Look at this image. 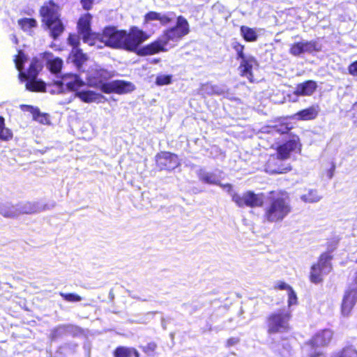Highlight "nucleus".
I'll list each match as a JSON object with an SVG mask.
<instances>
[{
    "instance_id": "1",
    "label": "nucleus",
    "mask_w": 357,
    "mask_h": 357,
    "mask_svg": "<svg viewBox=\"0 0 357 357\" xmlns=\"http://www.w3.org/2000/svg\"><path fill=\"white\" fill-rule=\"evenodd\" d=\"M189 33L190 25L188 20L180 15L176 18L175 26L164 30L156 41L144 47L141 52L142 54L148 55L167 51L175 47Z\"/></svg>"
},
{
    "instance_id": "2",
    "label": "nucleus",
    "mask_w": 357,
    "mask_h": 357,
    "mask_svg": "<svg viewBox=\"0 0 357 357\" xmlns=\"http://www.w3.org/2000/svg\"><path fill=\"white\" fill-rule=\"evenodd\" d=\"M26 61L25 54L19 51L15 56L14 61L16 68L20 71L19 78L22 82L27 80L26 89L31 91H43L45 90V83L37 80L36 76L38 72L42 69V63L38 59H33L31 61L27 74L22 72L23 63Z\"/></svg>"
},
{
    "instance_id": "3",
    "label": "nucleus",
    "mask_w": 357,
    "mask_h": 357,
    "mask_svg": "<svg viewBox=\"0 0 357 357\" xmlns=\"http://www.w3.org/2000/svg\"><path fill=\"white\" fill-rule=\"evenodd\" d=\"M268 204L265 208L264 218L269 222H278L290 213L289 196L285 192H271Z\"/></svg>"
},
{
    "instance_id": "4",
    "label": "nucleus",
    "mask_w": 357,
    "mask_h": 357,
    "mask_svg": "<svg viewBox=\"0 0 357 357\" xmlns=\"http://www.w3.org/2000/svg\"><path fill=\"white\" fill-rule=\"evenodd\" d=\"M40 14L51 36L54 39L58 38L64 31V25L60 19L59 6L50 1L41 7Z\"/></svg>"
},
{
    "instance_id": "5",
    "label": "nucleus",
    "mask_w": 357,
    "mask_h": 357,
    "mask_svg": "<svg viewBox=\"0 0 357 357\" xmlns=\"http://www.w3.org/2000/svg\"><path fill=\"white\" fill-rule=\"evenodd\" d=\"M290 318L291 312L289 310H280L271 314L267 321L268 333H276L287 331L289 328Z\"/></svg>"
},
{
    "instance_id": "6",
    "label": "nucleus",
    "mask_w": 357,
    "mask_h": 357,
    "mask_svg": "<svg viewBox=\"0 0 357 357\" xmlns=\"http://www.w3.org/2000/svg\"><path fill=\"white\" fill-rule=\"evenodd\" d=\"M231 199L238 207H261L264 202V195L262 193L256 194L248 190L242 194L233 193Z\"/></svg>"
},
{
    "instance_id": "7",
    "label": "nucleus",
    "mask_w": 357,
    "mask_h": 357,
    "mask_svg": "<svg viewBox=\"0 0 357 357\" xmlns=\"http://www.w3.org/2000/svg\"><path fill=\"white\" fill-rule=\"evenodd\" d=\"M84 84V82L74 74H66L61 77V80L54 83L52 89L48 90L50 93H61L64 91V86L70 91H77Z\"/></svg>"
},
{
    "instance_id": "8",
    "label": "nucleus",
    "mask_w": 357,
    "mask_h": 357,
    "mask_svg": "<svg viewBox=\"0 0 357 357\" xmlns=\"http://www.w3.org/2000/svg\"><path fill=\"white\" fill-rule=\"evenodd\" d=\"M125 36L123 49L131 52L136 51L137 47L149 38L146 33L136 26L130 28L128 33L125 31Z\"/></svg>"
},
{
    "instance_id": "9",
    "label": "nucleus",
    "mask_w": 357,
    "mask_h": 357,
    "mask_svg": "<svg viewBox=\"0 0 357 357\" xmlns=\"http://www.w3.org/2000/svg\"><path fill=\"white\" fill-rule=\"evenodd\" d=\"M125 31L118 30L115 27H107L101 35V42L114 48L123 49Z\"/></svg>"
},
{
    "instance_id": "10",
    "label": "nucleus",
    "mask_w": 357,
    "mask_h": 357,
    "mask_svg": "<svg viewBox=\"0 0 357 357\" xmlns=\"http://www.w3.org/2000/svg\"><path fill=\"white\" fill-rule=\"evenodd\" d=\"M331 259V256L324 253L321 255L318 263L312 266L310 280L312 282L318 283L321 282L323 276L331 272L332 269Z\"/></svg>"
},
{
    "instance_id": "11",
    "label": "nucleus",
    "mask_w": 357,
    "mask_h": 357,
    "mask_svg": "<svg viewBox=\"0 0 357 357\" xmlns=\"http://www.w3.org/2000/svg\"><path fill=\"white\" fill-rule=\"evenodd\" d=\"M357 301V271L355 273L354 282L346 291L342 303V314L347 317Z\"/></svg>"
},
{
    "instance_id": "12",
    "label": "nucleus",
    "mask_w": 357,
    "mask_h": 357,
    "mask_svg": "<svg viewBox=\"0 0 357 357\" xmlns=\"http://www.w3.org/2000/svg\"><path fill=\"white\" fill-rule=\"evenodd\" d=\"M333 333L330 330L322 331L315 335L311 341L303 347L304 351H321V347L327 345L331 340Z\"/></svg>"
},
{
    "instance_id": "13",
    "label": "nucleus",
    "mask_w": 357,
    "mask_h": 357,
    "mask_svg": "<svg viewBox=\"0 0 357 357\" xmlns=\"http://www.w3.org/2000/svg\"><path fill=\"white\" fill-rule=\"evenodd\" d=\"M100 89L105 93H116L121 94L132 91L135 89V86L130 82L115 80L102 84Z\"/></svg>"
},
{
    "instance_id": "14",
    "label": "nucleus",
    "mask_w": 357,
    "mask_h": 357,
    "mask_svg": "<svg viewBox=\"0 0 357 357\" xmlns=\"http://www.w3.org/2000/svg\"><path fill=\"white\" fill-rule=\"evenodd\" d=\"M156 163L160 169L172 170L180 165V161L175 154L161 152L156 155Z\"/></svg>"
},
{
    "instance_id": "15",
    "label": "nucleus",
    "mask_w": 357,
    "mask_h": 357,
    "mask_svg": "<svg viewBox=\"0 0 357 357\" xmlns=\"http://www.w3.org/2000/svg\"><path fill=\"white\" fill-rule=\"evenodd\" d=\"M284 160L278 155H271L266 165V171L270 174H283L290 170V167L282 162Z\"/></svg>"
},
{
    "instance_id": "16",
    "label": "nucleus",
    "mask_w": 357,
    "mask_h": 357,
    "mask_svg": "<svg viewBox=\"0 0 357 357\" xmlns=\"http://www.w3.org/2000/svg\"><path fill=\"white\" fill-rule=\"evenodd\" d=\"M301 144L298 137H293L291 139L278 148L277 155L281 159H287L292 151H300Z\"/></svg>"
},
{
    "instance_id": "17",
    "label": "nucleus",
    "mask_w": 357,
    "mask_h": 357,
    "mask_svg": "<svg viewBox=\"0 0 357 357\" xmlns=\"http://www.w3.org/2000/svg\"><path fill=\"white\" fill-rule=\"evenodd\" d=\"M257 67V62L255 59L248 55L241 61L239 69L242 76L248 78L250 82L253 81L252 70Z\"/></svg>"
},
{
    "instance_id": "18",
    "label": "nucleus",
    "mask_w": 357,
    "mask_h": 357,
    "mask_svg": "<svg viewBox=\"0 0 357 357\" xmlns=\"http://www.w3.org/2000/svg\"><path fill=\"white\" fill-rule=\"evenodd\" d=\"M316 50V44L313 41L303 40L294 43L291 47L289 52L294 56H299L303 53H310Z\"/></svg>"
},
{
    "instance_id": "19",
    "label": "nucleus",
    "mask_w": 357,
    "mask_h": 357,
    "mask_svg": "<svg viewBox=\"0 0 357 357\" xmlns=\"http://www.w3.org/2000/svg\"><path fill=\"white\" fill-rule=\"evenodd\" d=\"M320 112L318 105H313L294 114V119L302 121H310L316 119Z\"/></svg>"
},
{
    "instance_id": "20",
    "label": "nucleus",
    "mask_w": 357,
    "mask_h": 357,
    "mask_svg": "<svg viewBox=\"0 0 357 357\" xmlns=\"http://www.w3.org/2000/svg\"><path fill=\"white\" fill-rule=\"evenodd\" d=\"M317 85L314 81L308 80L298 84L294 93L296 96H311L317 89Z\"/></svg>"
},
{
    "instance_id": "21",
    "label": "nucleus",
    "mask_w": 357,
    "mask_h": 357,
    "mask_svg": "<svg viewBox=\"0 0 357 357\" xmlns=\"http://www.w3.org/2000/svg\"><path fill=\"white\" fill-rule=\"evenodd\" d=\"M70 58L74 63L76 65L77 68L83 72L86 70L85 63L87 62L92 63V61H89L88 58L86 54H84L79 49L73 48L71 52Z\"/></svg>"
},
{
    "instance_id": "22",
    "label": "nucleus",
    "mask_w": 357,
    "mask_h": 357,
    "mask_svg": "<svg viewBox=\"0 0 357 357\" xmlns=\"http://www.w3.org/2000/svg\"><path fill=\"white\" fill-rule=\"evenodd\" d=\"M322 195L317 190L306 189L300 196V199L305 203H317L322 199Z\"/></svg>"
},
{
    "instance_id": "23",
    "label": "nucleus",
    "mask_w": 357,
    "mask_h": 357,
    "mask_svg": "<svg viewBox=\"0 0 357 357\" xmlns=\"http://www.w3.org/2000/svg\"><path fill=\"white\" fill-rule=\"evenodd\" d=\"M92 16L89 13H86L80 17L77 22V27L79 34H88L90 33L91 30V21Z\"/></svg>"
},
{
    "instance_id": "24",
    "label": "nucleus",
    "mask_w": 357,
    "mask_h": 357,
    "mask_svg": "<svg viewBox=\"0 0 357 357\" xmlns=\"http://www.w3.org/2000/svg\"><path fill=\"white\" fill-rule=\"evenodd\" d=\"M75 96L87 103L99 102L102 97L99 93L89 90L77 91Z\"/></svg>"
},
{
    "instance_id": "25",
    "label": "nucleus",
    "mask_w": 357,
    "mask_h": 357,
    "mask_svg": "<svg viewBox=\"0 0 357 357\" xmlns=\"http://www.w3.org/2000/svg\"><path fill=\"white\" fill-rule=\"evenodd\" d=\"M17 23L20 27L29 35H31L33 33L34 29L38 26V23L36 20L28 17L20 19Z\"/></svg>"
},
{
    "instance_id": "26",
    "label": "nucleus",
    "mask_w": 357,
    "mask_h": 357,
    "mask_svg": "<svg viewBox=\"0 0 357 357\" xmlns=\"http://www.w3.org/2000/svg\"><path fill=\"white\" fill-rule=\"evenodd\" d=\"M48 56H50L47 59L49 69L52 73H59L63 66V61L58 57H52L50 54Z\"/></svg>"
},
{
    "instance_id": "27",
    "label": "nucleus",
    "mask_w": 357,
    "mask_h": 357,
    "mask_svg": "<svg viewBox=\"0 0 357 357\" xmlns=\"http://www.w3.org/2000/svg\"><path fill=\"white\" fill-rule=\"evenodd\" d=\"M94 68L91 65L90 70H87V77L88 82L91 85H95L96 84V81L102 75L101 70L98 69L96 65H93Z\"/></svg>"
},
{
    "instance_id": "28",
    "label": "nucleus",
    "mask_w": 357,
    "mask_h": 357,
    "mask_svg": "<svg viewBox=\"0 0 357 357\" xmlns=\"http://www.w3.org/2000/svg\"><path fill=\"white\" fill-rule=\"evenodd\" d=\"M132 355H135V357H139V353L134 348L120 347L114 351L115 357H131Z\"/></svg>"
},
{
    "instance_id": "29",
    "label": "nucleus",
    "mask_w": 357,
    "mask_h": 357,
    "mask_svg": "<svg viewBox=\"0 0 357 357\" xmlns=\"http://www.w3.org/2000/svg\"><path fill=\"white\" fill-rule=\"evenodd\" d=\"M241 33L246 41L253 42L257 39V33L255 29L242 26L241 27Z\"/></svg>"
},
{
    "instance_id": "30",
    "label": "nucleus",
    "mask_w": 357,
    "mask_h": 357,
    "mask_svg": "<svg viewBox=\"0 0 357 357\" xmlns=\"http://www.w3.org/2000/svg\"><path fill=\"white\" fill-rule=\"evenodd\" d=\"M331 357H357V351L353 347H347L333 353Z\"/></svg>"
},
{
    "instance_id": "31",
    "label": "nucleus",
    "mask_w": 357,
    "mask_h": 357,
    "mask_svg": "<svg viewBox=\"0 0 357 357\" xmlns=\"http://www.w3.org/2000/svg\"><path fill=\"white\" fill-rule=\"evenodd\" d=\"M199 178L209 184L220 185L218 178L213 174L201 171L199 174Z\"/></svg>"
},
{
    "instance_id": "32",
    "label": "nucleus",
    "mask_w": 357,
    "mask_h": 357,
    "mask_svg": "<svg viewBox=\"0 0 357 357\" xmlns=\"http://www.w3.org/2000/svg\"><path fill=\"white\" fill-rule=\"evenodd\" d=\"M83 41L89 45H94L96 40L100 41L101 36L90 31V33L82 35Z\"/></svg>"
},
{
    "instance_id": "33",
    "label": "nucleus",
    "mask_w": 357,
    "mask_h": 357,
    "mask_svg": "<svg viewBox=\"0 0 357 357\" xmlns=\"http://www.w3.org/2000/svg\"><path fill=\"white\" fill-rule=\"evenodd\" d=\"M11 131L4 127V119L0 116V139L8 140L12 138Z\"/></svg>"
},
{
    "instance_id": "34",
    "label": "nucleus",
    "mask_w": 357,
    "mask_h": 357,
    "mask_svg": "<svg viewBox=\"0 0 357 357\" xmlns=\"http://www.w3.org/2000/svg\"><path fill=\"white\" fill-rule=\"evenodd\" d=\"M33 119L44 125L50 123V119L47 114H42L38 109L33 115Z\"/></svg>"
},
{
    "instance_id": "35",
    "label": "nucleus",
    "mask_w": 357,
    "mask_h": 357,
    "mask_svg": "<svg viewBox=\"0 0 357 357\" xmlns=\"http://www.w3.org/2000/svg\"><path fill=\"white\" fill-rule=\"evenodd\" d=\"M172 76L169 75H159L157 76L155 83L158 86L167 85L171 83Z\"/></svg>"
},
{
    "instance_id": "36",
    "label": "nucleus",
    "mask_w": 357,
    "mask_h": 357,
    "mask_svg": "<svg viewBox=\"0 0 357 357\" xmlns=\"http://www.w3.org/2000/svg\"><path fill=\"white\" fill-rule=\"evenodd\" d=\"M204 90H206L208 93L211 94L221 95L225 93V89L223 88L216 85H206L204 86Z\"/></svg>"
},
{
    "instance_id": "37",
    "label": "nucleus",
    "mask_w": 357,
    "mask_h": 357,
    "mask_svg": "<svg viewBox=\"0 0 357 357\" xmlns=\"http://www.w3.org/2000/svg\"><path fill=\"white\" fill-rule=\"evenodd\" d=\"M38 211L37 205L33 203L27 202L23 205L20 212L23 213H32Z\"/></svg>"
},
{
    "instance_id": "38",
    "label": "nucleus",
    "mask_w": 357,
    "mask_h": 357,
    "mask_svg": "<svg viewBox=\"0 0 357 357\" xmlns=\"http://www.w3.org/2000/svg\"><path fill=\"white\" fill-rule=\"evenodd\" d=\"M232 47L237 53L238 58L241 59V61L248 56L247 55H245L243 53V45H241L238 42H234L232 43Z\"/></svg>"
},
{
    "instance_id": "39",
    "label": "nucleus",
    "mask_w": 357,
    "mask_h": 357,
    "mask_svg": "<svg viewBox=\"0 0 357 357\" xmlns=\"http://www.w3.org/2000/svg\"><path fill=\"white\" fill-rule=\"evenodd\" d=\"M0 213L7 218H13L18 214L17 210L14 206H11L8 210L1 209Z\"/></svg>"
},
{
    "instance_id": "40",
    "label": "nucleus",
    "mask_w": 357,
    "mask_h": 357,
    "mask_svg": "<svg viewBox=\"0 0 357 357\" xmlns=\"http://www.w3.org/2000/svg\"><path fill=\"white\" fill-rule=\"evenodd\" d=\"M61 296L67 301L77 302L82 300V298L75 294H64L61 293Z\"/></svg>"
},
{
    "instance_id": "41",
    "label": "nucleus",
    "mask_w": 357,
    "mask_h": 357,
    "mask_svg": "<svg viewBox=\"0 0 357 357\" xmlns=\"http://www.w3.org/2000/svg\"><path fill=\"white\" fill-rule=\"evenodd\" d=\"M351 261H357V243L351 245L348 250Z\"/></svg>"
},
{
    "instance_id": "42",
    "label": "nucleus",
    "mask_w": 357,
    "mask_h": 357,
    "mask_svg": "<svg viewBox=\"0 0 357 357\" xmlns=\"http://www.w3.org/2000/svg\"><path fill=\"white\" fill-rule=\"evenodd\" d=\"M288 295V306L291 307L292 305L297 304V296L293 289H289L287 292Z\"/></svg>"
},
{
    "instance_id": "43",
    "label": "nucleus",
    "mask_w": 357,
    "mask_h": 357,
    "mask_svg": "<svg viewBox=\"0 0 357 357\" xmlns=\"http://www.w3.org/2000/svg\"><path fill=\"white\" fill-rule=\"evenodd\" d=\"M173 19L172 14L171 13H167V14H162L160 13L158 21L161 23L162 25H167V24L170 23Z\"/></svg>"
},
{
    "instance_id": "44",
    "label": "nucleus",
    "mask_w": 357,
    "mask_h": 357,
    "mask_svg": "<svg viewBox=\"0 0 357 357\" xmlns=\"http://www.w3.org/2000/svg\"><path fill=\"white\" fill-rule=\"evenodd\" d=\"M68 43L73 46V48H77L79 44V37L75 34H70L68 38Z\"/></svg>"
},
{
    "instance_id": "45",
    "label": "nucleus",
    "mask_w": 357,
    "mask_h": 357,
    "mask_svg": "<svg viewBox=\"0 0 357 357\" xmlns=\"http://www.w3.org/2000/svg\"><path fill=\"white\" fill-rule=\"evenodd\" d=\"M160 13L156 12H149L145 15L144 22L147 23L149 21L158 20Z\"/></svg>"
},
{
    "instance_id": "46",
    "label": "nucleus",
    "mask_w": 357,
    "mask_h": 357,
    "mask_svg": "<svg viewBox=\"0 0 357 357\" xmlns=\"http://www.w3.org/2000/svg\"><path fill=\"white\" fill-rule=\"evenodd\" d=\"M275 288L277 289L286 290L287 292H289V289H292L288 284L282 281L278 282L275 285Z\"/></svg>"
},
{
    "instance_id": "47",
    "label": "nucleus",
    "mask_w": 357,
    "mask_h": 357,
    "mask_svg": "<svg viewBox=\"0 0 357 357\" xmlns=\"http://www.w3.org/2000/svg\"><path fill=\"white\" fill-rule=\"evenodd\" d=\"M348 70L350 75L357 76V61L349 66Z\"/></svg>"
},
{
    "instance_id": "48",
    "label": "nucleus",
    "mask_w": 357,
    "mask_h": 357,
    "mask_svg": "<svg viewBox=\"0 0 357 357\" xmlns=\"http://www.w3.org/2000/svg\"><path fill=\"white\" fill-rule=\"evenodd\" d=\"M20 108L22 111L30 112L32 114V116L34 114V113L38 109L37 108L33 107V106L27 105H21Z\"/></svg>"
},
{
    "instance_id": "49",
    "label": "nucleus",
    "mask_w": 357,
    "mask_h": 357,
    "mask_svg": "<svg viewBox=\"0 0 357 357\" xmlns=\"http://www.w3.org/2000/svg\"><path fill=\"white\" fill-rule=\"evenodd\" d=\"M307 354L308 357H326L322 351H317L314 349V351H305Z\"/></svg>"
},
{
    "instance_id": "50",
    "label": "nucleus",
    "mask_w": 357,
    "mask_h": 357,
    "mask_svg": "<svg viewBox=\"0 0 357 357\" xmlns=\"http://www.w3.org/2000/svg\"><path fill=\"white\" fill-rule=\"evenodd\" d=\"M93 3V0H81V4L85 10L91 8Z\"/></svg>"
},
{
    "instance_id": "51",
    "label": "nucleus",
    "mask_w": 357,
    "mask_h": 357,
    "mask_svg": "<svg viewBox=\"0 0 357 357\" xmlns=\"http://www.w3.org/2000/svg\"><path fill=\"white\" fill-rule=\"evenodd\" d=\"M220 187L222 188L223 190H226L228 193H229V195L231 196V195L233 193H236L235 192H234L233 189H232V185L229 183H227V184H221L219 185Z\"/></svg>"
},
{
    "instance_id": "52",
    "label": "nucleus",
    "mask_w": 357,
    "mask_h": 357,
    "mask_svg": "<svg viewBox=\"0 0 357 357\" xmlns=\"http://www.w3.org/2000/svg\"><path fill=\"white\" fill-rule=\"evenodd\" d=\"M156 349V344L154 342L149 343L145 347L144 351L146 352H152L154 351Z\"/></svg>"
},
{
    "instance_id": "53",
    "label": "nucleus",
    "mask_w": 357,
    "mask_h": 357,
    "mask_svg": "<svg viewBox=\"0 0 357 357\" xmlns=\"http://www.w3.org/2000/svg\"><path fill=\"white\" fill-rule=\"evenodd\" d=\"M335 169V165L333 163L331 165V167L327 171L326 174L328 178H332L334 175V172Z\"/></svg>"
},
{
    "instance_id": "54",
    "label": "nucleus",
    "mask_w": 357,
    "mask_h": 357,
    "mask_svg": "<svg viewBox=\"0 0 357 357\" xmlns=\"http://www.w3.org/2000/svg\"><path fill=\"white\" fill-rule=\"evenodd\" d=\"M238 342V340L237 338L232 337V338H230L228 340L227 344L229 346H232V345L236 344Z\"/></svg>"
},
{
    "instance_id": "55",
    "label": "nucleus",
    "mask_w": 357,
    "mask_h": 357,
    "mask_svg": "<svg viewBox=\"0 0 357 357\" xmlns=\"http://www.w3.org/2000/svg\"><path fill=\"white\" fill-rule=\"evenodd\" d=\"M353 116L354 118L357 121V102L353 106Z\"/></svg>"
},
{
    "instance_id": "56",
    "label": "nucleus",
    "mask_w": 357,
    "mask_h": 357,
    "mask_svg": "<svg viewBox=\"0 0 357 357\" xmlns=\"http://www.w3.org/2000/svg\"><path fill=\"white\" fill-rule=\"evenodd\" d=\"M280 127V128L278 129V131L282 133L287 132V130H289V128L285 126H281Z\"/></svg>"
},
{
    "instance_id": "57",
    "label": "nucleus",
    "mask_w": 357,
    "mask_h": 357,
    "mask_svg": "<svg viewBox=\"0 0 357 357\" xmlns=\"http://www.w3.org/2000/svg\"><path fill=\"white\" fill-rule=\"evenodd\" d=\"M61 329H62L61 327L57 328L56 329H55V331H57L61 330Z\"/></svg>"
}]
</instances>
